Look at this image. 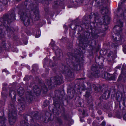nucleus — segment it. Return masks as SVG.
Segmentation results:
<instances>
[{
  "mask_svg": "<svg viewBox=\"0 0 126 126\" xmlns=\"http://www.w3.org/2000/svg\"><path fill=\"white\" fill-rule=\"evenodd\" d=\"M123 74H121L119 76L118 79V81H120L122 80L123 76Z\"/></svg>",
  "mask_w": 126,
  "mask_h": 126,
  "instance_id": "23",
  "label": "nucleus"
},
{
  "mask_svg": "<svg viewBox=\"0 0 126 126\" xmlns=\"http://www.w3.org/2000/svg\"><path fill=\"white\" fill-rule=\"evenodd\" d=\"M65 72L66 73H67V74L69 75V72H70L71 71L69 69L67 68V69H66Z\"/></svg>",
  "mask_w": 126,
  "mask_h": 126,
  "instance_id": "29",
  "label": "nucleus"
},
{
  "mask_svg": "<svg viewBox=\"0 0 126 126\" xmlns=\"http://www.w3.org/2000/svg\"><path fill=\"white\" fill-rule=\"evenodd\" d=\"M16 16V15L14 14H11L7 19V22L9 23L11 22L15 19Z\"/></svg>",
  "mask_w": 126,
  "mask_h": 126,
  "instance_id": "7",
  "label": "nucleus"
},
{
  "mask_svg": "<svg viewBox=\"0 0 126 126\" xmlns=\"http://www.w3.org/2000/svg\"><path fill=\"white\" fill-rule=\"evenodd\" d=\"M6 118L4 117L0 116V126H6L5 124Z\"/></svg>",
  "mask_w": 126,
  "mask_h": 126,
  "instance_id": "9",
  "label": "nucleus"
},
{
  "mask_svg": "<svg viewBox=\"0 0 126 126\" xmlns=\"http://www.w3.org/2000/svg\"><path fill=\"white\" fill-rule=\"evenodd\" d=\"M68 65L69 66V67L71 68H72V66H73V67H74V68H75V66L74 65V64L73 63H71V64H70V65L69 64Z\"/></svg>",
  "mask_w": 126,
  "mask_h": 126,
  "instance_id": "28",
  "label": "nucleus"
},
{
  "mask_svg": "<svg viewBox=\"0 0 126 126\" xmlns=\"http://www.w3.org/2000/svg\"><path fill=\"white\" fill-rule=\"evenodd\" d=\"M54 82L56 84H60L63 82L62 77L57 76L54 78Z\"/></svg>",
  "mask_w": 126,
  "mask_h": 126,
  "instance_id": "6",
  "label": "nucleus"
},
{
  "mask_svg": "<svg viewBox=\"0 0 126 126\" xmlns=\"http://www.w3.org/2000/svg\"><path fill=\"white\" fill-rule=\"evenodd\" d=\"M29 55L30 56H31L32 55V54H29Z\"/></svg>",
  "mask_w": 126,
  "mask_h": 126,
  "instance_id": "40",
  "label": "nucleus"
},
{
  "mask_svg": "<svg viewBox=\"0 0 126 126\" xmlns=\"http://www.w3.org/2000/svg\"><path fill=\"white\" fill-rule=\"evenodd\" d=\"M3 72H5V70L4 69L3 70Z\"/></svg>",
  "mask_w": 126,
  "mask_h": 126,
  "instance_id": "41",
  "label": "nucleus"
},
{
  "mask_svg": "<svg viewBox=\"0 0 126 126\" xmlns=\"http://www.w3.org/2000/svg\"><path fill=\"white\" fill-rule=\"evenodd\" d=\"M123 119L124 120H126V113L124 115L123 117Z\"/></svg>",
  "mask_w": 126,
  "mask_h": 126,
  "instance_id": "33",
  "label": "nucleus"
},
{
  "mask_svg": "<svg viewBox=\"0 0 126 126\" xmlns=\"http://www.w3.org/2000/svg\"><path fill=\"white\" fill-rule=\"evenodd\" d=\"M4 1H5V2H6L7 1L6 0H4Z\"/></svg>",
  "mask_w": 126,
  "mask_h": 126,
  "instance_id": "44",
  "label": "nucleus"
},
{
  "mask_svg": "<svg viewBox=\"0 0 126 126\" xmlns=\"http://www.w3.org/2000/svg\"><path fill=\"white\" fill-rule=\"evenodd\" d=\"M92 116L93 117H94V115H93Z\"/></svg>",
  "mask_w": 126,
  "mask_h": 126,
  "instance_id": "45",
  "label": "nucleus"
},
{
  "mask_svg": "<svg viewBox=\"0 0 126 126\" xmlns=\"http://www.w3.org/2000/svg\"><path fill=\"white\" fill-rule=\"evenodd\" d=\"M119 118H121V117L120 116H119V117H118Z\"/></svg>",
  "mask_w": 126,
  "mask_h": 126,
  "instance_id": "43",
  "label": "nucleus"
},
{
  "mask_svg": "<svg viewBox=\"0 0 126 126\" xmlns=\"http://www.w3.org/2000/svg\"><path fill=\"white\" fill-rule=\"evenodd\" d=\"M106 124V123L105 121H103L102 124H101V125L103 126H104Z\"/></svg>",
  "mask_w": 126,
  "mask_h": 126,
  "instance_id": "32",
  "label": "nucleus"
},
{
  "mask_svg": "<svg viewBox=\"0 0 126 126\" xmlns=\"http://www.w3.org/2000/svg\"><path fill=\"white\" fill-rule=\"evenodd\" d=\"M36 113H35V112H33L32 113V118L34 119H37V118H36L37 116V112H36Z\"/></svg>",
  "mask_w": 126,
  "mask_h": 126,
  "instance_id": "20",
  "label": "nucleus"
},
{
  "mask_svg": "<svg viewBox=\"0 0 126 126\" xmlns=\"http://www.w3.org/2000/svg\"><path fill=\"white\" fill-rule=\"evenodd\" d=\"M95 89L96 90V87H95Z\"/></svg>",
  "mask_w": 126,
  "mask_h": 126,
  "instance_id": "48",
  "label": "nucleus"
},
{
  "mask_svg": "<svg viewBox=\"0 0 126 126\" xmlns=\"http://www.w3.org/2000/svg\"><path fill=\"white\" fill-rule=\"evenodd\" d=\"M40 32L38 31L36 32V34L35 35V37L36 38H38L40 37Z\"/></svg>",
  "mask_w": 126,
  "mask_h": 126,
  "instance_id": "22",
  "label": "nucleus"
},
{
  "mask_svg": "<svg viewBox=\"0 0 126 126\" xmlns=\"http://www.w3.org/2000/svg\"><path fill=\"white\" fill-rule=\"evenodd\" d=\"M5 45V42L4 41L0 44V46L1 47H5L6 46Z\"/></svg>",
  "mask_w": 126,
  "mask_h": 126,
  "instance_id": "21",
  "label": "nucleus"
},
{
  "mask_svg": "<svg viewBox=\"0 0 126 126\" xmlns=\"http://www.w3.org/2000/svg\"><path fill=\"white\" fill-rule=\"evenodd\" d=\"M22 58H24L23 57V56H22Z\"/></svg>",
  "mask_w": 126,
  "mask_h": 126,
  "instance_id": "52",
  "label": "nucleus"
},
{
  "mask_svg": "<svg viewBox=\"0 0 126 126\" xmlns=\"http://www.w3.org/2000/svg\"><path fill=\"white\" fill-rule=\"evenodd\" d=\"M55 58H56L55 57H53V59L54 60H55Z\"/></svg>",
  "mask_w": 126,
  "mask_h": 126,
  "instance_id": "38",
  "label": "nucleus"
},
{
  "mask_svg": "<svg viewBox=\"0 0 126 126\" xmlns=\"http://www.w3.org/2000/svg\"><path fill=\"white\" fill-rule=\"evenodd\" d=\"M61 51L60 49H58L56 50L55 53V54L56 55L57 57L59 58L60 56L61 55Z\"/></svg>",
  "mask_w": 126,
  "mask_h": 126,
  "instance_id": "17",
  "label": "nucleus"
},
{
  "mask_svg": "<svg viewBox=\"0 0 126 126\" xmlns=\"http://www.w3.org/2000/svg\"><path fill=\"white\" fill-rule=\"evenodd\" d=\"M51 0H43L42 1L41 0H37V1L39 2H42L43 3L45 2V3L47 4H48L49 1Z\"/></svg>",
  "mask_w": 126,
  "mask_h": 126,
  "instance_id": "19",
  "label": "nucleus"
},
{
  "mask_svg": "<svg viewBox=\"0 0 126 126\" xmlns=\"http://www.w3.org/2000/svg\"><path fill=\"white\" fill-rule=\"evenodd\" d=\"M108 116L109 117H111L112 116V115L111 114H109Z\"/></svg>",
  "mask_w": 126,
  "mask_h": 126,
  "instance_id": "37",
  "label": "nucleus"
},
{
  "mask_svg": "<svg viewBox=\"0 0 126 126\" xmlns=\"http://www.w3.org/2000/svg\"><path fill=\"white\" fill-rule=\"evenodd\" d=\"M25 99L22 98H20L18 99V101L20 103H22L24 101Z\"/></svg>",
  "mask_w": 126,
  "mask_h": 126,
  "instance_id": "25",
  "label": "nucleus"
},
{
  "mask_svg": "<svg viewBox=\"0 0 126 126\" xmlns=\"http://www.w3.org/2000/svg\"><path fill=\"white\" fill-rule=\"evenodd\" d=\"M10 94H11V93H10V92L9 93V95L10 96H11Z\"/></svg>",
  "mask_w": 126,
  "mask_h": 126,
  "instance_id": "42",
  "label": "nucleus"
},
{
  "mask_svg": "<svg viewBox=\"0 0 126 126\" xmlns=\"http://www.w3.org/2000/svg\"><path fill=\"white\" fill-rule=\"evenodd\" d=\"M117 25H115L113 28V30L115 32V37L113 38L115 41H117L120 42L124 41V39L121 37L120 33L121 31V28L123 26V23L120 20H117Z\"/></svg>",
  "mask_w": 126,
  "mask_h": 126,
  "instance_id": "2",
  "label": "nucleus"
},
{
  "mask_svg": "<svg viewBox=\"0 0 126 126\" xmlns=\"http://www.w3.org/2000/svg\"><path fill=\"white\" fill-rule=\"evenodd\" d=\"M115 15L121 17L122 19L125 18L126 17V9L118 8L116 12Z\"/></svg>",
  "mask_w": 126,
  "mask_h": 126,
  "instance_id": "4",
  "label": "nucleus"
},
{
  "mask_svg": "<svg viewBox=\"0 0 126 126\" xmlns=\"http://www.w3.org/2000/svg\"><path fill=\"white\" fill-rule=\"evenodd\" d=\"M57 2H56V3H55V4H57Z\"/></svg>",
  "mask_w": 126,
  "mask_h": 126,
  "instance_id": "49",
  "label": "nucleus"
},
{
  "mask_svg": "<svg viewBox=\"0 0 126 126\" xmlns=\"http://www.w3.org/2000/svg\"><path fill=\"white\" fill-rule=\"evenodd\" d=\"M32 96L30 94H29L26 97V99L28 102H30L32 100Z\"/></svg>",
  "mask_w": 126,
  "mask_h": 126,
  "instance_id": "15",
  "label": "nucleus"
},
{
  "mask_svg": "<svg viewBox=\"0 0 126 126\" xmlns=\"http://www.w3.org/2000/svg\"><path fill=\"white\" fill-rule=\"evenodd\" d=\"M33 65V67L35 65Z\"/></svg>",
  "mask_w": 126,
  "mask_h": 126,
  "instance_id": "46",
  "label": "nucleus"
},
{
  "mask_svg": "<svg viewBox=\"0 0 126 126\" xmlns=\"http://www.w3.org/2000/svg\"><path fill=\"white\" fill-rule=\"evenodd\" d=\"M91 88H89V89H88L87 90V91L86 92L85 96L86 97L89 96L91 93Z\"/></svg>",
  "mask_w": 126,
  "mask_h": 126,
  "instance_id": "18",
  "label": "nucleus"
},
{
  "mask_svg": "<svg viewBox=\"0 0 126 126\" xmlns=\"http://www.w3.org/2000/svg\"><path fill=\"white\" fill-rule=\"evenodd\" d=\"M114 19L115 20H117V19H116L115 18H114Z\"/></svg>",
  "mask_w": 126,
  "mask_h": 126,
  "instance_id": "51",
  "label": "nucleus"
},
{
  "mask_svg": "<svg viewBox=\"0 0 126 126\" xmlns=\"http://www.w3.org/2000/svg\"><path fill=\"white\" fill-rule=\"evenodd\" d=\"M123 50L124 52L125 53H126V45L123 46Z\"/></svg>",
  "mask_w": 126,
  "mask_h": 126,
  "instance_id": "27",
  "label": "nucleus"
},
{
  "mask_svg": "<svg viewBox=\"0 0 126 126\" xmlns=\"http://www.w3.org/2000/svg\"><path fill=\"white\" fill-rule=\"evenodd\" d=\"M25 4L26 8L19 10L18 14L23 21L25 25L27 26L31 23L32 19L35 21L38 20L39 16L37 4L33 5L27 1L25 2Z\"/></svg>",
  "mask_w": 126,
  "mask_h": 126,
  "instance_id": "1",
  "label": "nucleus"
},
{
  "mask_svg": "<svg viewBox=\"0 0 126 126\" xmlns=\"http://www.w3.org/2000/svg\"><path fill=\"white\" fill-rule=\"evenodd\" d=\"M92 70L93 71H94V76L96 78L98 77L99 72V70H96L97 69L96 67H93L92 68Z\"/></svg>",
  "mask_w": 126,
  "mask_h": 126,
  "instance_id": "10",
  "label": "nucleus"
},
{
  "mask_svg": "<svg viewBox=\"0 0 126 126\" xmlns=\"http://www.w3.org/2000/svg\"><path fill=\"white\" fill-rule=\"evenodd\" d=\"M24 93V91L22 87H20L17 90V93L19 96H22Z\"/></svg>",
  "mask_w": 126,
  "mask_h": 126,
  "instance_id": "11",
  "label": "nucleus"
},
{
  "mask_svg": "<svg viewBox=\"0 0 126 126\" xmlns=\"http://www.w3.org/2000/svg\"><path fill=\"white\" fill-rule=\"evenodd\" d=\"M18 50L17 49H15V50H14L13 51L14 52H17L18 51Z\"/></svg>",
  "mask_w": 126,
  "mask_h": 126,
  "instance_id": "35",
  "label": "nucleus"
},
{
  "mask_svg": "<svg viewBox=\"0 0 126 126\" xmlns=\"http://www.w3.org/2000/svg\"><path fill=\"white\" fill-rule=\"evenodd\" d=\"M108 0H96L95 1L96 3L98 5L101 3H102V2L104 3L107 4L108 2Z\"/></svg>",
  "mask_w": 126,
  "mask_h": 126,
  "instance_id": "12",
  "label": "nucleus"
},
{
  "mask_svg": "<svg viewBox=\"0 0 126 126\" xmlns=\"http://www.w3.org/2000/svg\"><path fill=\"white\" fill-rule=\"evenodd\" d=\"M85 111L84 110H83V112H82V114L83 115H84L85 114Z\"/></svg>",
  "mask_w": 126,
  "mask_h": 126,
  "instance_id": "36",
  "label": "nucleus"
},
{
  "mask_svg": "<svg viewBox=\"0 0 126 126\" xmlns=\"http://www.w3.org/2000/svg\"><path fill=\"white\" fill-rule=\"evenodd\" d=\"M16 111L12 112H9V118L10 124L13 125L15 122L16 119Z\"/></svg>",
  "mask_w": 126,
  "mask_h": 126,
  "instance_id": "3",
  "label": "nucleus"
},
{
  "mask_svg": "<svg viewBox=\"0 0 126 126\" xmlns=\"http://www.w3.org/2000/svg\"><path fill=\"white\" fill-rule=\"evenodd\" d=\"M104 22H105L106 24H108L110 20V18L107 16H105L103 17Z\"/></svg>",
  "mask_w": 126,
  "mask_h": 126,
  "instance_id": "14",
  "label": "nucleus"
},
{
  "mask_svg": "<svg viewBox=\"0 0 126 126\" xmlns=\"http://www.w3.org/2000/svg\"><path fill=\"white\" fill-rule=\"evenodd\" d=\"M107 126H111V125L110 124H108Z\"/></svg>",
  "mask_w": 126,
  "mask_h": 126,
  "instance_id": "39",
  "label": "nucleus"
},
{
  "mask_svg": "<svg viewBox=\"0 0 126 126\" xmlns=\"http://www.w3.org/2000/svg\"><path fill=\"white\" fill-rule=\"evenodd\" d=\"M108 11V9L105 7H103L100 11L101 13L103 15L107 13Z\"/></svg>",
  "mask_w": 126,
  "mask_h": 126,
  "instance_id": "13",
  "label": "nucleus"
},
{
  "mask_svg": "<svg viewBox=\"0 0 126 126\" xmlns=\"http://www.w3.org/2000/svg\"><path fill=\"white\" fill-rule=\"evenodd\" d=\"M43 66H44V64H43Z\"/></svg>",
  "mask_w": 126,
  "mask_h": 126,
  "instance_id": "54",
  "label": "nucleus"
},
{
  "mask_svg": "<svg viewBox=\"0 0 126 126\" xmlns=\"http://www.w3.org/2000/svg\"><path fill=\"white\" fill-rule=\"evenodd\" d=\"M109 80H114L115 78V76L110 75L108 73H106L103 78Z\"/></svg>",
  "mask_w": 126,
  "mask_h": 126,
  "instance_id": "5",
  "label": "nucleus"
},
{
  "mask_svg": "<svg viewBox=\"0 0 126 126\" xmlns=\"http://www.w3.org/2000/svg\"><path fill=\"white\" fill-rule=\"evenodd\" d=\"M98 113L100 115H101L102 114V112L100 110H99L98 112Z\"/></svg>",
  "mask_w": 126,
  "mask_h": 126,
  "instance_id": "34",
  "label": "nucleus"
},
{
  "mask_svg": "<svg viewBox=\"0 0 126 126\" xmlns=\"http://www.w3.org/2000/svg\"><path fill=\"white\" fill-rule=\"evenodd\" d=\"M126 1V0H121L119 3V4H121L123 3L124 2Z\"/></svg>",
  "mask_w": 126,
  "mask_h": 126,
  "instance_id": "30",
  "label": "nucleus"
},
{
  "mask_svg": "<svg viewBox=\"0 0 126 126\" xmlns=\"http://www.w3.org/2000/svg\"><path fill=\"white\" fill-rule=\"evenodd\" d=\"M111 46L112 47L115 48L118 46V44L116 43H113L112 44Z\"/></svg>",
  "mask_w": 126,
  "mask_h": 126,
  "instance_id": "26",
  "label": "nucleus"
},
{
  "mask_svg": "<svg viewBox=\"0 0 126 126\" xmlns=\"http://www.w3.org/2000/svg\"><path fill=\"white\" fill-rule=\"evenodd\" d=\"M46 60V59H45L44 60V61H45Z\"/></svg>",
  "mask_w": 126,
  "mask_h": 126,
  "instance_id": "47",
  "label": "nucleus"
},
{
  "mask_svg": "<svg viewBox=\"0 0 126 126\" xmlns=\"http://www.w3.org/2000/svg\"><path fill=\"white\" fill-rule=\"evenodd\" d=\"M27 44V43H26V44H25V45H26V44Z\"/></svg>",
  "mask_w": 126,
  "mask_h": 126,
  "instance_id": "53",
  "label": "nucleus"
},
{
  "mask_svg": "<svg viewBox=\"0 0 126 126\" xmlns=\"http://www.w3.org/2000/svg\"><path fill=\"white\" fill-rule=\"evenodd\" d=\"M2 112L3 113V114H4V112L3 111Z\"/></svg>",
  "mask_w": 126,
  "mask_h": 126,
  "instance_id": "50",
  "label": "nucleus"
},
{
  "mask_svg": "<svg viewBox=\"0 0 126 126\" xmlns=\"http://www.w3.org/2000/svg\"><path fill=\"white\" fill-rule=\"evenodd\" d=\"M97 30H96L93 34V37L94 38H96L98 37V35H97Z\"/></svg>",
  "mask_w": 126,
  "mask_h": 126,
  "instance_id": "24",
  "label": "nucleus"
},
{
  "mask_svg": "<svg viewBox=\"0 0 126 126\" xmlns=\"http://www.w3.org/2000/svg\"><path fill=\"white\" fill-rule=\"evenodd\" d=\"M98 14L97 13H92L90 15V17L92 18V17H94V18H96L98 16Z\"/></svg>",
  "mask_w": 126,
  "mask_h": 126,
  "instance_id": "16",
  "label": "nucleus"
},
{
  "mask_svg": "<svg viewBox=\"0 0 126 126\" xmlns=\"http://www.w3.org/2000/svg\"><path fill=\"white\" fill-rule=\"evenodd\" d=\"M47 84H48V85H50L52 84V82L51 80H49L47 82Z\"/></svg>",
  "mask_w": 126,
  "mask_h": 126,
  "instance_id": "31",
  "label": "nucleus"
},
{
  "mask_svg": "<svg viewBox=\"0 0 126 126\" xmlns=\"http://www.w3.org/2000/svg\"><path fill=\"white\" fill-rule=\"evenodd\" d=\"M33 90L34 92L36 94L37 96L40 93L41 91L37 86L35 85L33 87Z\"/></svg>",
  "mask_w": 126,
  "mask_h": 126,
  "instance_id": "8",
  "label": "nucleus"
}]
</instances>
